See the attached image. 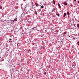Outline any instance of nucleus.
<instances>
[{
	"instance_id": "obj_3",
	"label": "nucleus",
	"mask_w": 79,
	"mask_h": 79,
	"mask_svg": "<svg viewBox=\"0 0 79 79\" xmlns=\"http://www.w3.org/2000/svg\"><path fill=\"white\" fill-rule=\"evenodd\" d=\"M35 5L36 6H39V4H38V3H36L35 4Z\"/></svg>"
},
{
	"instance_id": "obj_20",
	"label": "nucleus",
	"mask_w": 79,
	"mask_h": 79,
	"mask_svg": "<svg viewBox=\"0 0 79 79\" xmlns=\"http://www.w3.org/2000/svg\"><path fill=\"white\" fill-rule=\"evenodd\" d=\"M0 8L1 9H2V7H0Z\"/></svg>"
},
{
	"instance_id": "obj_10",
	"label": "nucleus",
	"mask_w": 79,
	"mask_h": 79,
	"mask_svg": "<svg viewBox=\"0 0 79 79\" xmlns=\"http://www.w3.org/2000/svg\"><path fill=\"white\" fill-rule=\"evenodd\" d=\"M41 8H44V6H41Z\"/></svg>"
},
{
	"instance_id": "obj_4",
	"label": "nucleus",
	"mask_w": 79,
	"mask_h": 79,
	"mask_svg": "<svg viewBox=\"0 0 79 79\" xmlns=\"http://www.w3.org/2000/svg\"><path fill=\"white\" fill-rule=\"evenodd\" d=\"M58 6H59V8H61V6H60V3H58Z\"/></svg>"
},
{
	"instance_id": "obj_12",
	"label": "nucleus",
	"mask_w": 79,
	"mask_h": 79,
	"mask_svg": "<svg viewBox=\"0 0 79 79\" xmlns=\"http://www.w3.org/2000/svg\"><path fill=\"white\" fill-rule=\"evenodd\" d=\"M73 5L74 6V5H76V4H75V3H73Z\"/></svg>"
},
{
	"instance_id": "obj_22",
	"label": "nucleus",
	"mask_w": 79,
	"mask_h": 79,
	"mask_svg": "<svg viewBox=\"0 0 79 79\" xmlns=\"http://www.w3.org/2000/svg\"><path fill=\"white\" fill-rule=\"evenodd\" d=\"M74 1H76V0H74Z\"/></svg>"
},
{
	"instance_id": "obj_17",
	"label": "nucleus",
	"mask_w": 79,
	"mask_h": 79,
	"mask_svg": "<svg viewBox=\"0 0 79 79\" xmlns=\"http://www.w3.org/2000/svg\"><path fill=\"white\" fill-rule=\"evenodd\" d=\"M75 25H76V24H74V26H75L76 27V26Z\"/></svg>"
},
{
	"instance_id": "obj_2",
	"label": "nucleus",
	"mask_w": 79,
	"mask_h": 79,
	"mask_svg": "<svg viewBox=\"0 0 79 79\" xmlns=\"http://www.w3.org/2000/svg\"><path fill=\"white\" fill-rule=\"evenodd\" d=\"M53 2L54 5H55V0H53Z\"/></svg>"
},
{
	"instance_id": "obj_16",
	"label": "nucleus",
	"mask_w": 79,
	"mask_h": 79,
	"mask_svg": "<svg viewBox=\"0 0 79 79\" xmlns=\"http://www.w3.org/2000/svg\"><path fill=\"white\" fill-rule=\"evenodd\" d=\"M55 10V9L54 8H53V11H54Z\"/></svg>"
},
{
	"instance_id": "obj_9",
	"label": "nucleus",
	"mask_w": 79,
	"mask_h": 79,
	"mask_svg": "<svg viewBox=\"0 0 79 79\" xmlns=\"http://www.w3.org/2000/svg\"><path fill=\"white\" fill-rule=\"evenodd\" d=\"M35 13L36 15H37V11H35Z\"/></svg>"
},
{
	"instance_id": "obj_14",
	"label": "nucleus",
	"mask_w": 79,
	"mask_h": 79,
	"mask_svg": "<svg viewBox=\"0 0 79 79\" xmlns=\"http://www.w3.org/2000/svg\"><path fill=\"white\" fill-rule=\"evenodd\" d=\"M77 44L78 45H79V42H77Z\"/></svg>"
},
{
	"instance_id": "obj_18",
	"label": "nucleus",
	"mask_w": 79,
	"mask_h": 79,
	"mask_svg": "<svg viewBox=\"0 0 79 79\" xmlns=\"http://www.w3.org/2000/svg\"><path fill=\"white\" fill-rule=\"evenodd\" d=\"M78 3H79V1H78Z\"/></svg>"
},
{
	"instance_id": "obj_5",
	"label": "nucleus",
	"mask_w": 79,
	"mask_h": 79,
	"mask_svg": "<svg viewBox=\"0 0 79 79\" xmlns=\"http://www.w3.org/2000/svg\"><path fill=\"white\" fill-rule=\"evenodd\" d=\"M66 13H64V16H63V17H65V16H66Z\"/></svg>"
},
{
	"instance_id": "obj_23",
	"label": "nucleus",
	"mask_w": 79,
	"mask_h": 79,
	"mask_svg": "<svg viewBox=\"0 0 79 79\" xmlns=\"http://www.w3.org/2000/svg\"><path fill=\"white\" fill-rule=\"evenodd\" d=\"M11 23H13V22H11Z\"/></svg>"
},
{
	"instance_id": "obj_21",
	"label": "nucleus",
	"mask_w": 79,
	"mask_h": 79,
	"mask_svg": "<svg viewBox=\"0 0 79 79\" xmlns=\"http://www.w3.org/2000/svg\"><path fill=\"white\" fill-rule=\"evenodd\" d=\"M9 42H12V41H9Z\"/></svg>"
},
{
	"instance_id": "obj_1",
	"label": "nucleus",
	"mask_w": 79,
	"mask_h": 79,
	"mask_svg": "<svg viewBox=\"0 0 79 79\" xmlns=\"http://www.w3.org/2000/svg\"><path fill=\"white\" fill-rule=\"evenodd\" d=\"M56 14L57 16H60V14H59V13H56Z\"/></svg>"
},
{
	"instance_id": "obj_8",
	"label": "nucleus",
	"mask_w": 79,
	"mask_h": 79,
	"mask_svg": "<svg viewBox=\"0 0 79 79\" xmlns=\"http://www.w3.org/2000/svg\"><path fill=\"white\" fill-rule=\"evenodd\" d=\"M77 27H79V23L77 24Z\"/></svg>"
},
{
	"instance_id": "obj_11",
	"label": "nucleus",
	"mask_w": 79,
	"mask_h": 79,
	"mask_svg": "<svg viewBox=\"0 0 79 79\" xmlns=\"http://www.w3.org/2000/svg\"><path fill=\"white\" fill-rule=\"evenodd\" d=\"M66 34V32H64V35Z\"/></svg>"
},
{
	"instance_id": "obj_15",
	"label": "nucleus",
	"mask_w": 79,
	"mask_h": 79,
	"mask_svg": "<svg viewBox=\"0 0 79 79\" xmlns=\"http://www.w3.org/2000/svg\"><path fill=\"white\" fill-rule=\"evenodd\" d=\"M14 20L15 21H16V19H15Z\"/></svg>"
},
{
	"instance_id": "obj_7",
	"label": "nucleus",
	"mask_w": 79,
	"mask_h": 79,
	"mask_svg": "<svg viewBox=\"0 0 79 79\" xmlns=\"http://www.w3.org/2000/svg\"><path fill=\"white\" fill-rule=\"evenodd\" d=\"M67 15H68V16H69V12H67Z\"/></svg>"
},
{
	"instance_id": "obj_6",
	"label": "nucleus",
	"mask_w": 79,
	"mask_h": 79,
	"mask_svg": "<svg viewBox=\"0 0 79 79\" xmlns=\"http://www.w3.org/2000/svg\"><path fill=\"white\" fill-rule=\"evenodd\" d=\"M63 4H64V5H67V3H66V2H64V3H63Z\"/></svg>"
},
{
	"instance_id": "obj_19",
	"label": "nucleus",
	"mask_w": 79,
	"mask_h": 79,
	"mask_svg": "<svg viewBox=\"0 0 79 79\" xmlns=\"http://www.w3.org/2000/svg\"><path fill=\"white\" fill-rule=\"evenodd\" d=\"M10 40H12V39H9Z\"/></svg>"
},
{
	"instance_id": "obj_13",
	"label": "nucleus",
	"mask_w": 79,
	"mask_h": 79,
	"mask_svg": "<svg viewBox=\"0 0 79 79\" xmlns=\"http://www.w3.org/2000/svg\"><path fill=\"white\" fill-rule=\"evenodd\" d=\"M47 74V73H46V72H45L44 73V74H45H45Z\"/></svg>"
}]
</instances>
